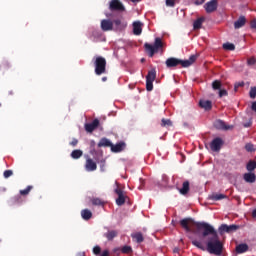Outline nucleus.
Returning a JSON list of instances; mask_svg holds the SVG:
<instances>
[{"label": "nucleus", "instance_id": "nucleus-1", "mask_svg": "<svg viewBox=\"0 0 256 256\" xmlns=\"http://www.w3.org/2000/svg\"><path fill=\"white\" fill-rule=\"evenodd\" d=\"M180 225L186 233H191L193 231L191 227H196L197 232L201 233L203 239H206V247L199 240H192L194 247H197L201 251H207L210 255L221 256L223 254V242H221L217 230L211 224L207 222H195L192 218H184L180 220Z\"/></svg>", "mask_w": 256, "mask_h": 256}, {"label": "nucleus", "instance_id": "nucleus-2", "mask_svg": "<svg viewBox=\"0 0 256 256\" xmlns=\"http://www.w3.org/2000/svg\"><path fill=\"white\" fill-rule=\"evenodd\" d=\"M195 61H197V55H191L188 60L171 57L166 60V67H168V69H171V67H177V65H181L182 67H191Z\"/></svg>", "mask_w": 256, "mask_h": 256}, {"label": "nucleus", "instance_id": "nucleus-3", "mask_svg": "<svg viewBox=\"0 0 256 256\" xmlns=\"http://www.w3.org/2000/svg\"><path fill=\"white\" fill-rule=\"evenodd\" d=\"M96 75H103L107 73V60L103 56H96L93 58Z\"/></svg>", "mask_w": 256, "mask_h": 256}, {"label": "nucleus", "instance_id": "nucleus-4", "mask_svg": "<svg viewBox=\"0 0 256 256\" xmlns=\"http://www.w3.org/2000/svg\"><path fill=\"white\" fill-rule=\"evenodd\" d=\"M145 51L148 53L149 57H153L155 53L159 52V49H163V40L160 37L155 38L154 44L149 43L144 44Z\"/></svg>", "mask_w": 256, "mask_h": 256}, {"label": "nucleus", "instance_id": "nucleus-5", "mask_svg": "<svg viewBox=\"0 0 256 256\" xmlns=\"http://www.w3.org/2000/svg\"><path fill=\"white\" fill-rule=\"evenodd\" d=\"M155 79H157V70L152 68L146 75V91H151L153 89V81H155Z\"/></svg>", "mask_w": 256, "mask_h": 256}, {"label": "nucleus", "instance_id": "nucleus-6", "mask_svg": "<svg viewBox=\"0 0 256 256\" xmlns=\"http://www.w3.org/2000/svg\"><path fill=\"white\" fill-rule=\"evenodd\" d=\"M109 10L116 11L118 13H123L126 11L125 5H123L121 0H111L109 2Z\"/></svg>", "mask_w": 256, "mask_h": 256}, {"label": "nucleus", "instance_id": "nucleus-7", "mask_svg": "<svg viewBox=\"0 0 256 256\" xmlns=\"http://www.w3.org/2000/svg\"><path fill=\"white\" fill-rule=\"evenodd\" d=\"M223 139L222 138H214L212 142L210 143V149L214 153H219L221 151V148L223 147Z\"/></svg>", "mask_w": 256, "mask_h": 256}, {"label": "nucleus", "instance_id": "nucleus-8", "mask_svg": "<svg viewBox=\"0 0 256 256\" xmlns=\"http://www.w3.org/2000/svg\"><path fill=\"white\" fill-rule=\"evenodd\" d=\"M239 229V225L237 224H232V225H227V224H222L219 227V233L220 235H223V233H235Z\"/></svg>", "mask_w": 256, "mask_h": 256}, {"label": "nucleus", "instance_id": "nucleus-9", "mask_svg": "<svg viewBox=\"0 0 256 256\" xmlns=\"http://www.w3.org/2000/svg\"><path fill=\"white\" fill-rule=\"evenodd\" d=\"M114 193L118 195V198L116 199V205H118V207L125 205V200L127 199V196L123 193V190L117 187L114 190Z\"/></svg>", "mask_w": 256, "mask_h": 256}, {"label": "nucleus", "instance_id": "nucleus-10", "mask_svg": "<svg viewBox=\"0 0 256 256\" xmlns=\"http://www.w3.org/2000/svg\"><path fill=\"white\" fill-rule=\"evenodd\" d=\"M218 7L219 2L217 0H211L204 5L206 13H215Z\"/></svg>", "mask_w": 256, "mask_h": 256}, {"label": "nucleus", "instance_id": "nucleus-11", "mask_svg": "<svg viewBox=\"0 0 256 256\" xmlns=\"http://www.w3.org/2000/svg\"><path fill=\"white\" fill-rule=\"evenodd\" d=\"M215 129H219L220 131H229L233 129V126L227 125L223 120H216L214 122Z\"/></svg>", "mask_w": 256, "mask_h": 256}, {"label": "nucleus", "instance_id": "nucleus-12", "mask_svg": "<svg viewBox=\"0 0 256 256\" xmlns=\"http://www.w3.org/2000/svg\"><path fill=\"white\" fill-rule=\"evenodd\" d=\"M84 127L87 133H93L99 127V119L95 118L92 123H86Z\"/></svg>", "mask_w": 256, "mask_h": 256}, {"label": "nucleus", "instance_id": "nucleus-13", "mask_svg": "<svg viewBox=\"0 0 256 256\" xmlns=\"http://www.w3.org/2000/svg\"><path fill=\"white\" fill-rule=\"evenodd\" d=\"M85 169L88 172L97 171V162L93 161L91 158L86 159Z\"/></svg>", "mask_w": 256, "mask_h": 256}, {"label": "nucleus", "instance_id": "nucleus-14", "mask_svg": "<svg viewBox=\"0 0 256 256\" xmlns=\"http://www.w3.org/2000/svg\"><path fill=\"white\" fill-rule=\"evenodd\" d=\"M102 31H113V21L104 19L101 21Z\"/></svg>", "mask_w": 256, "mask_h": 256}, {"label": "nucleus", "instance_id": "nucleus-15", "mask_svg": "<svg viewBox=\"0 0 256 256\" xmlns=\"http://www.w3.org/2000/svg\"><path fill=\"white\" fill-rule=\"evenodd\" d=\"M133 33L134 35H141L143 33V23L139 21L133 22Z\"/></svg>", "mask_w": 256, "mask_h": 256}, {"label": "nucleus", "instance_id": "nucleus-16", "mask_svg": "<svg viewBox=\"0 0 256 256\" xmlns=\"http://www.w3.org/2000/svg\"><path fill=\"white\" fill-rule=\"evenodd\" d=\"M199 106L205 111H211L213 103L210 100H200Z\"/></svg>", "mask_w": 256, "mask_h": 256}, {"label": "nucleus", "instance_id": "nucleus-17", "mask_svg": "<svg viewBox=\"0 0 256 256\" xmlns=\"http://www.w3.org/2000/svg\"><path fill=\"white\" fill-rule=\"evenodd\" d=\"M245 23H247L245 16H240L238 20L234 22V28L241 29V27H245Z\"/></svg>", "mask_w": 256, "mask_h": 256}, {"label": "nucleus", "instance_id": "nucleus-18", "mask_svg": "<svg viewBox=\"0 0 256 256\" xmlns=\"http://www.w3.org/2000/svg\"><path fill=\"white\" fill-rule=\"evenodd\" d=\"M243 179L246 183H255L256 175L255 173L248 172L243 175Z\"/></svg>", "mask_w": 256, "mask_h": 256}, {"label": "nucleus", "instance_id": "nucleus-19", "mask_svg": "<svg viewBox=\"0 0 256 256\" xmlns=\"http://www.w3.org/2000/svg\"><path fill=\"white\" fill-rule=\"evenodd\" d=\"M117 235H119V232L117 230H109L108 232L104 233V237H106L108 241H113V239L117 237Z\"/></svg>", "mask_w": 256, "mask_h": 256}, {"label": "nucleus", "instance_id": "nucleus-20", "mask_svg": "<svg viewBox=\"0 0 256 256\" xmlns=\"http://www.w3.org/2000/svg\"><path fill=\"white\" fill-rule=\"evenodd\" d=\"M249 251V245L247 244H239L236 246V253L241 255L242 253H247Z\"/></svg>", "mask_w": 256, "mask_h": 256}, {"label": "nucleus", "instance_id": "nucleus-21", "mask_svg": "<svg viewBox=\"0 0 256 256\" xmlns=\"http://www.w3.org/2000/svg\"><path fill=\"white\" fill-rule=\"evenodd\" d=\"M81 217L84 219V221H89V219L93 217V213L89 209H84L81 211Z\"/></svg>", "mask_w": 256, "mask_h": 256}, {"label": "nucleus", "instance_id": "nucleus-22", "mask_svg": "<svg viewBox=\"0 0 256 256\" xmlns=\"http://www.w3.org/2000/svg\"><path fill=\"white\" fill-rule=\"evenodd\" d=\"M204 21H205L204 17H200V18L196 19L193 23V29L194 30L201 29V27H203Z\"/></svg>", "mask_w": 256, "mask_h": 256}, {"label": "nucleus", "instance_id": "nucleus-23", "mask_svg": "<svg viewBox=\"0 0 256 256\" xmlns=\"http://www.w3.org/2000/svg\"><path fill=\"white\" fill-rule=\"evenodd\" d=\"M111 151H113V153H120V151L123 149V147H125V144L123 142H120L116 145L111 144Z\"/></svg>", "mask_w": 256, "mask_h": 256}, {"label": "nucleus", "instance_id": "nucleus-24", "mask_svg": "<svg viewBox=\"0 0 256 256\" xmlns=\"http://www.w3.org/2000/svg\"><path fill=\"white\" fill-rule=\"evenodd\" d=\"M131 237L134 239V241H136V243H143V241H145V238L141 232L132 234Z\"/></svg>", "mask_w": 256, "mask_h": 256}, {"label": "nucleus", "instance_id": "nucleus-25", "mask_svg": "<svg viewBox=\"0 0 256 256\" xmlns=\"http://www.w3.org/2000/svg\"><path fill=\"white\" fill-rule=\"evenodd\" d=\"M181 195H187L189 193V181H185L182 184V188L179 189Z\"/></svg>", "mask_w": 256, "mask_h": 256}, {"label": "nucleus", "instance_id": "nucleus-26", "mask_svg": "<svg viewBox=\"0 0 256 256\" xmlns=\"http://www.w3.org/2000/svg\"><path fill=\"white\" fill-rule=\"evenodd\" d=\"M70 157H72V159H81V157H83V151L79 149L73 150Z\"/></svg>", "mask_w": 256, "mask_h": 256}, {"label": "nucleus", "instance_id": "nucleus-27", "mask_svg": "<svg viewBox=\"0 0 256 256\" xmlns=\"http://www.w3.org/2000/svg\"><path fill=\"white\" fill-rule=\"evenodd\" d=\"M209 199L212 201H221L223 199H227V195L225 194H212Z\"/></svg>", "mask_w": 256, "mask_h": 256}, {"label": "nucleus", "instance_id": "nucleus-28", "mask_svg": "<svg viewBox=\"0 0 256 256\" xmlns=\"http://www.w3.org/2000/svg\"><path fill=\"white\" fill-rule=\"evenodd\" d=\"M111 145V141L107 138H102L98 143V147H111Z\"/></svg>", "mask_w": 256, "mask_h": 256}, {"label": "nucleus", "instance_id": "nucleus-29", "mask_svg": "<svg viewBox=\"0 0 256 256\" xmlns=\"http://www.w3.org/2000/svg\"><path fill=\"white\" fill-rule=\"evenodd\" d=\"M92 205L98 206V207H103L105 205V202L101 200V198H93L91 200Z\"/></svg>", "mask_w": 256, "mask_h": 256}, {"label": "nucleus", "instance_id": "nucleus-30", "mask_svg": "<svg viewBox=\"0 0 256 256\" xmlns=\"http://www.w3.org/2000/svg\"><path fill=\"white\" fill-rule=\"evenodd\" d=\"M121 253H123L124 255H129L131 253H133V248L131 246H123L121 249H120Z\"/></svg>", "mask_w": 256, "mask_h": 256}, {"label": "nucleus", "instance_id": "nucleus-31", "mask_svg": "<svg viewBox=\"0 0 256 256\" xmlns=\"http://www.w3.org/2000/svg\"><path fill=\"white\" fill-rule=\"evenodd\" d=\"M221 87H222L221 80H214L212 82V89L214 91H220Z\"/></svg>", "mask_w": 256, "mask_h": 256}, {"label": "nucleus", "instance_id": "nucleus-32", "mask_svg": "<svg viewBox=\"0 0 256 256\" xmlns=\"http://www.w3.org/2000/svg\"><path fill=\"white\" fill-rule=\"evenodd\" d=\"M256 168V161L250 160L247 165H246V169L247 171H255Z\"/></svg>", "mask_w": 256, "mask_h": 256}, {"label": "nucleus", "instance_id": "nucleus-33", "mask_svg": "<svg viewBox=\"0 0 256 256\" xmlns=\"http://www.w3.org/2000/svg\"><path fill=\"white\" fill-rule=\"evenodd\" d=\"M223 49H225V51H235V44L229 42L224 43Z\"/></svg>", "mask_w": 256, "mask_h": 256}, {"label": "nucleus", "instance_id": "nucleus-34", "mask_svg": "<svg viewBox=\"0 0 256 256\" xmlns=\"http://www.w3.org/2000/svg\"><path fill=\"white\" fill-rule=\"evenodd\" d=\"M172 125H173V122H171V120L169 119L163 118L161 120V127H171Z\"/></svg>", "mask_w": 256, "mask_h": 256}, {"label": "nucleus", "instance_id": "nucleus-35", "mask_svg": "<svg viewBox=\"0 0 256 256\" xmlns=\"http://www.w3.org/2000/svg\"><path fill=\"white\" fill-rule=\"evenodd\" d=\"M31 189H33V186H27L26 189L20 190V195L22 196L29 195V193H31Z\"/></svg>", "mask_w": 256, "mask_h": 256}, {"label": "nucleus", "instance_id": "nucleus-36", "mask_svg": "<svg viewBox=\"0 0 256 256\" xmlns=\"http://www.w3.org/2000/svg\"><path fill=\"white\" fill-rule=\"evenodd\" d=\"M0 67H1L4 71H7L8 69L11 68V64L9 63V61H3L2 64L0 65Z\"/></svg>", "mask_w": 256, "mask_h": 256}, {"label": "nucleus", "instance_id": "nucleus-37", "mask_svg": "<svg viewBox=\"0 0 256 256\" xmlns=\"http://www.w3.org/2000/svg\"><path fill=\"white\" fill-rule=\"evenodd\" d=\"M245 149L248 151V153H253V151H255V146L251 143H247L245 145Z\"/></svg>", "mask_w": 256, "mask_h": 256}, {"label": "nucleus", "instance_id": "nucleus-38", "mask_svg": "<svg viewBox=\"0 0 256 256\" xmlns=\"http://www.w3.org/2000/svg\"><path fill=\"white\" fill-rule=\"evenodd\" d=\"M239 87H245V82H236L234 85V91L237 92Z\"/></svg>", "mask_w": 256, "mask_h": 256}, {"label": "nucleus", "instance_id": "nucleus-39", "mask_svg": "<svg viewBox=\"0 0 256 256\" xmlns=\"http://www.w3.org/2000/svg\"><path fill=\"white\" fill-rule=\"evenodd\" d=\"M250 98L255 99L256 97V87H252L249 92Z\"/></svg>", "mask_w": 256, "mask_h": 256}, {"label": "nucleus", "instance_id": "nucleus-40", "mask_svg": "<svg viewBox=\"0 0 256 256\" xmlns=\"http://www.w3.org/2000/svg\"><path fill=\"white\" fill-rule=\"evenodd\" d=\"M229 95V93L227 92V90L225 89H220L219 90V97H227Z\"/></svg>", "mask_w": 256, "mask_h": 256}, {"label": "nucleus", "instance_id": "nucleus-41", "mask_svg": "<svg viewBox=\"0 0 256 256\" xmlns=\"http://www.w3.org/2000/svg\"><path fill=\"white\" fill-rule=\"evenodd\" d=\"M13 175V170H6L4 171V177L5 179H9Z\"/></svg>", "mask_w": 256, "mask_h": 256}, {"label": "nucleus", "instance_id": "nucleus-42", "mask_svg": "<svg viewBox=\"0 0 256 256\" xmlns=\"http://www.w3.org/2000/svg\"><path fill=\"white\" fill-rule=\"evenodd\" d=\"M93 253H94V255H100L101 254V247L95 246L93 248Z\"/></svg>", "mask_w": 256, "mask_h": 256}, {"label": "nucleus", "instance_id": "nucleus-43", "mask_svg": "<svg viewBox=\"0 0 256 256\" xmlns=\"http://www.w3.org/2000/svg\"><path fill=\"white\" fill-rule=\"evenodd\" d=\"M255 63H256L255 57H251L247 60V65H255Z\"/></svg>", "mask_w": 256, "mask_h": 256}, {"label": "nucleus", "instance_id": "nucleus-44", "mask_svg": "<svg viewBox=\"0 0 256 256\" xmlns=\"http://www.w3.org/2000/svg\"><path fill=\"white\" fill-rule=\"evenodd\" d=\"M167 7H175V0H166Z\"/></svg>", "mask_w": 256, "mask_h": 256}, {"label": "nucleus", "instance_id": "nucleus-45", "mask_svg": "<svg viewBox=\"0 0 256 256\" xmlns=\"http://www.w3.org/2000/svg\"><path fill=\"white\" fill-rule=\"evenodd\" d=\"M13 203H21V196L17 195L12 198Z\"/></svg>", "mask_w": 256, "mask_h": 256}, {"label": "nucleus", "instance_id": "nucleus-46", "mask_svg": "<svg viewBox=\"0 0 256 256\" xmlns=\"http://www.w3.org/2000/svg\"><path fill=\"white\" fill-rule=\"evenodd\" d=\"M78 143H79V140H77L76 138H73V140L70 142V145L72 147H77Z\"/></svg>", "mask_w": 256, "mask_h": 256}, {"label": "nucleus", "instance_id": "nucleus-47", "mask_svg": "<svg viewBox=\"0 0 256 256\" xmlns=\"http://www.w3.org/2000/svg\"><path fill=\"white\" fill-rule=\"evenodd\" d=\"M250 27H251V29H255V30H256V18L253 19V20L250 22Z\"/></svg>", "mask_w": 256, "mask_h": 256}, {"label": "nucleus", "instance_id": "nucleus-48", "mask_svg": "<svg viewBox=\"0 0 256 256\" xmlns=\"http://www.w3.org/2000/svg\"><path fill=\"white\" fill-rule=\"evenodd\" d=\"M92 35H93V37H101V32H99V31H97V30H94V31L92 32Z\"/></svg>", "mask_w": 256, "mask_h": 256}, {"label": "nucleus", "instance_id": "nucleus-49", "mask_svg": "<svg viewBox=\"0 0 256 256\" xmlns=\"http://www.w3.org/2000/svg\"><path fill=\"white\" fill-rule=\"evenodd\" d=\"M114 24L116 25V27H119V25H121V20L120 19L114 20Z\"/></svg>", "mask_w": 256, "mask_h": 256}, {"label": "nucleus", "instance_id": "nucleus-50", "mask_svg": "<svg viewBox=\"0 0 256 256\" xmlns=\"http://www.w3.org/2000/svg\"><path fill=\"white\" fill-rule=\"evenodd\" d=\"M251 109L256 113V101L252 103Z\"/></svg>", "mask_w": 256, "mask_h": 256}, {"label": "nucleus", "instance_id": "nucleus-51", "mask_svg": "<svg viewBox=\"0 0 256 256\" xmlns=\"http://www.w3.org/2000/svg\"><path fill=\"white\" fill-rule=\"evenodd\" d=\"M101 256H109V250H104Z\"/></svg>", "mask_w": 256, "mask_h": 256}, {"label": "nucleus", "instance_id": "nucleus-52", "mask_svg": "<svg viewBox=\"0 0 256 256\" xmlns=\"http://www.w3.org/2000/svg\"><path fill=\"white\" fill-rule=\"evenodd\" d=\"M203 3H205V0H201V2H199V0H197L195 2V5H203Z\"/></svg>", "mask_w": 256, "mask_h": 256}, {"label": "nucleus", "instance_id": "nucleus-53", "mask_svg": "<svg viewBox=\"0 0 256 256\" xmlns=\"http://www.w3.org/2000/svg\"><path fill=\"white\" fill-rule=\"evenodd\" d=\"M252 217H254V219H256V209L253 210Z\"/></svg>", "mask_w": 256, "mask_h": 256}, {"label": "nucleus", "instance_id": "nucleus-54", "mask_svg": "<svg viewBox=\"0 0 256 256\" xmlns=\"http://www.w3.org/2000/svg\"><path fill=\"white\" fill-rule=\"evenodd\" d=\"M90 147H95V142H94V140H91V142H90Z\"/></svg>", "mask_w": 256, "mask_h": 256}, {"label": "nucleus", "instance_id": "nucleus-55", "mask_svg": "<svg viewBox=\"0 0 256 256\" xmlns=\"http://www.w3.org/2000/svg\"><path fill=\"white\" fill-rule=\"evenodd\" d=\"M7 191V188H0V193H5Z\"/></svg>", "mask_w": 256, "mask_h": 256}, {"label": "nucleus", "instance_id": "nucleus-56", "mask_svg": "<svg viewBox=\"0 0 256 256\" xmlns=\"http://www.w3.org/2000/svg\"><path fill=\"white\" fill-rule=\"evenodd\" d=\"M118 251H121V249H120V248H114V249H113V252H114V253H117Z\"/></svg>", "mask_w": 256, "mask_h": 256}, {"label": "nucleus", "instance_id": "nucleus-57", "mask_svg": "<svg viewBox=\"0 0 256 256\" xmlns=\"http://www.w3.org/2000/svg\"><path fill=\"white\" fill-rule=\"evenodd\" d=\"M102 81L103 83H105V81H107V77L106 76L102 77Z\"/></svg>", "mask_w": 256, "mask_h": 256}, {"label": "nucleus", "instance_id": "nucleus-58", "mask_svg": "<svg viewBox=\"0 0 256 256\" xmlns=\"http://www.w3.org/2000/svg\"><path fill=\"white\" fill-rule=\"evenodd\" d=\"M130 1H132V3H139V1L141 0H130Z\"/></svg>", "mask_w": 256, "mask_h": 256}, {"label": "nucleus", "instance_id": "nucleus-59", "mask_svg": "<svg viewBox=\"0 0 256 256\" xmlns=\"http://www.w3.org/2000/svg\"><path fill=\"white\" fill-rule=\"evenodd\" d=\"M9 95H14L15 93L13 92V90L8 92Z\"/></svg>", "mask_w": 256, "mask_h": 256}, {"label": "nucleus", "instance_id": "nucleus-60", "mask_svg": "<svg viewBox=\"0 0 256 256\" xmlns=\"http://www.w3.org/2000/svg\"><path fill=\"white\" fill-rule=\"evenodd\" d=\"M141 61L143 62V61H145V59H144V58H142V59H141Z\"/></svg>", "mask_w": 256, "mask_h": 256}]
</instances>
